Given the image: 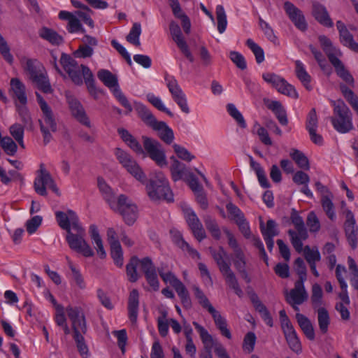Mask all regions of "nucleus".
Returning a JSON list of instances; mask_svg holds the SVG:
<instances>
[{"label": "nucleus", "instance_id": "f257e3e1", "mask_svg": "<svg viewBox=\"0 0 358 358\" xmlns=\"http://www.w3.org/2000/svg\"><path fill=\"white\" fill-rule=\"evenodd\" d=\"M145 189L150 199L153 201L161 200L171 202L173 195L168 180L162 172H156L146 184Z\"/></svg>", "mask_w": 358, "mask_h": 358}, {"label": "nucleus", "instance_id": "f03ea898", "mask_svg": "<svg viewBox=\"0 0 358 358\" xmlns=\"http://www.w3.org/2000/svg\"><path fill=\"white\" fill-rule=\"evenodd\" d=\"M210 252L215 261L220 271L225 279L227 285L234 290L235 294L241 297L243 292L239 286L238 280L235 273L231 268V264L227 262V253L222 247H220L217 250L210 248Z\"/></svg>", "mask_w": 358, "mask_h": 358}, {"label": "nucleus", "instance_id": "7ed1b4c3", "mask_svg": "<svg viewBox=\"0 0 358 358\" xmlns=\"http://www.w3.org/2000/svg\"><path fill=\"white\" fill-rule=\"evenodd\" d=\"M334 116L331 117L334 129L340 133H347L352 129V113L342 100L333 101Z\"/></svg>", "mask_w": 358, "mask_h": 358}, {"label": "nucleus", "instance_id": "20e7f679", "mask_svg": "<svg viewBox=\"0 0 358 358\" xmlns=\"http://www.w3.org/2000/svg\"><path fill=\"white\" fill-rule=\"evenodd\" d=\"M25 70L37 87L44 93H50L52 87L43 66L36 59H29L26 62Z\"/></svg>", "mask_w": 358, "mask_h": 358}, {"label": "nucleus", "instance_id": "39448f33", "mask_svg": "<svg viewBox=\"0 0 358 358\" xmlns=\"http://www.w3.org/2000/svg\"><path fill=\"white\" fill-rule=\"evenodd\" d=\"M290 219L294 224L296 231L289 229L288 234L290 237L291 243L299 253L302 252L303 241H305L308 237V231L305 227L304 221L298 212L295 209H292Z\"/></svg>", "mask_w": 358, "mask_h": 358}, {"label": "nucleus", "instance_id": "423d86ee", "mask_svg": "<svg viewBox=\"0 0 358 358\" xmlns=\"http://www.w3.org/2000/svg\"><path fill=\"white\" fill-rule=\"evenodd\" d=\"M76 233H73L72 230L66 232V240L69 248L84 257H90L94 255V251L85 239V230L80 225V229L78 228L73 229Z\"/></svg>", "mask_w": 358, "mask_h": 358}, {"label": "nucleus", "instance_id": "0eeeda50", "mask_svg": "<svg viewBox=\"0 0 358 358\" xmlns=\"http://www.w3.org/2000/svg\"><path fill=\"white\" fill-rule=\"evenodd\" d=\"M35 192L41 196H47V188L51 189L57 196H60V192L53 178L45 168L43 164H40V169L37 171V176L34 182Z\"/></svg>", "mask_w": 358, "mask_h": 358}, {"label": "nucleus", "instance_id": "6e6552de", "mask_svg": "<svg viewBox=\"0 0 358 358\" xmlns=\"http://www.w3.org/2000/svg\"><path fill=\"white\" fill-rule=\"evenodd\" d=\"M110 208L118 212L128 225H132L137 219L138 208L136 205L124 194L120 195L117 202L113 203Z\"/></svg>", "mask_w": 358, "mask_h": 358}, {"label": "nucleus", "instance_id": "1a4fd4ad", "mask_svg": "<svg viewBox=\"0 0 358 358\" xmlns=\"http://www.w3.org/2000/svg\"><path fill=\"white\" fill-rule=\"evenodd\" d=\"M98 78L103 83V84L108 88H113V94L119 102L124 106L129 112L132 111V107L127 100V97L120 90L117 77L113 75L110 71L106 69H101L97 72Z\"/></svg>", "mask_w": 358, "mask_h": 358}, {"label": "nucleus", "instance_id": "9d476101", "mask_svg": "<svg viewBox=\"0 0 358 358\" xmlns=\"http://www.w3.org/2000/svg\"><path fill=\"white\" fill-rule=\"evenodd\" d=\"M60 64L75 85H83V77L84 78L83 67H87V66L83 64L79 65L73 58L66 53L62 54Z\"/></svg>", "mask_w": 358, "mask_h": 358}, {"label": "nucleus", "instance_id": "9b49d317", "mask_svg": "<svg viewBox=\"0 0 358 358\" xmlns=\"http://www.w3.org/2000/svg\"><path fill=\"white\" fill-rule=\"evenodd\" d=\"M116 157L122 166L136 180L145 182L146 176L136 161L127 152L117 148L115 152Z\"/></svg>", "mask_w": 358, "mask_h": 358}, {"label": "nucleus", "instance_id": "f8f14e48", "mask_svg": "<svg viewBox=\"0 0 358 358\" xmlns=\"http://www.w3.org/2000/svg\"><path fill=\"white\" fill-rule=\"evenodd\" d=\"M142 138L143 148L149 157L159 166H166L167 161L162 144L158 141L147 136H143Z\"/></svg>", "mask_w": 358, "mask_h": 358}, {"label": "nucleus", "instance_id": "ddd939ff", "mask_svg": "<svg viewBox=\"0 0 358 358\" xmlns=\"http://www.w3.org/2000/svg\"><path fill=\"white\" fill-rule=\"evenodd\" d=\"M67 315L72 323L73 336L85 334L87 331L85 314L80 307L69 306L66 308Z\"/></svg>", "mask_w": 358, "mask_h": 358}, {"label": "nucleus", "instance_id": "4468645a", "mask_svg": "<svg viewBox=\"0 0 358 358\" xmlns=\"http://www.w3.org/2000/svg\"><path fill=\"white\" fill-rule=\"evenodd\" d=\"M38 123L43 134V143L47 144L52 139L51 133L57 131V122L51 108L42 111V115L38 120Z\"/></svg>", "mask_w": 358, "mask_h": 358}, {"label": "nucleus", "instance_id": "2eb2a0df", "mask_svg": "<svg viewBox=\"0 0 358 358\" xmlns=\"http://www.w3.org/2000/svg\"><path fill=\"white\" fill-rule=\"evenodd\" d=\"M223 231L227 237L228 245L233 251V262L236 269L246 267L247 259L245 255L234 235L227 228H224Z\"/></svg>", "mask_w": 358, "mask_h": 358}, {"label": "nucleus", "instance_id": "dca6fc26", "mask_svg": "<svg viewBox=\"0 0 358 358\" xmlns=\"http://www.w3.org/2000/svg\"><path fill=\"white\" fill-rule=\"evenodd\" d=\"M166 86L171 94L172 99L183 113L188 114L190 110L186 96L179 86L178 81L173 77L166 78Z\"/></svg>", "mask_w": 358, "mask_h": 358}, {"label": "nucleus", "instance_id": "f3484780", "mask_svg": "<svg viewBox=\"0 0 358 358\" xmlns=\"http://www.w3.org/2000/svg\"><path fill=\"white\" fill-rule=\"evenodd\" d=\"M304 282H295L294 287L292 289L289 294L286 295L287 302L296 310L299 311V305L302 304L306 301L308 298V292H306Z\"/></svg>", "mask_w": 358, "mask_h": 358}, {"label": "nucleus", "instance_id": "a211bd4d", "mask_svg": "<svg viewBox=\"0 0 358 358\" xmlns=\"http://www.w3.org/2000/svg\"><path fill=\"white\" fill-rule=\"evenodd\" d=\"M169 29L173 41L176 43L182 53L190 62H193L194 61V58L182 36L179 25L176 22L171 21L169 24Z\"/></svg>", "mask_w": 358, "mask_h": 358}, {"label": "nucleus", "instance_id": "6ab92c4d", "mask_svg": "<svg viewBox=\"0 0 358 358\" xmlns=\"http://www.w3.org/2000/svg\"><path fill=\"white\" fill-rule=\"evenodd\" d=\"M55 217L59 226L66 232L74 228L80 229L78 217L74 211L71 210H69L66 213L57 211Z\"/></svg>", "mask_w": 358, "mask_h": 358}, {"label": "nucleus", "instance_id": "aec40b11", "mask_svg": "<svg viewBox=\"0 0 358 358\" xmlns=\"http://www.w3.org/2000/svg\"><path fill=\"white\" fill-rule=\"evenodd\" d=\"M67 101L72 115L83 125L91 128L92 124L83 106L76 98L68 96Z\"/></svg>", "mask_w": 358, "mask_h": 358}, {"label": "nucleus", "instance_id": "412c9836", "mask_svg": "<svg viewBox=\"0 0 358 358\" xmlns=\"http://www.w3.org/2000/svg\"><path fill=\"white\" fill-rule=\"evenodd\" d=\"M284 9L291 21L297 29L302 31L307 29V22L302 11L300 9L289 1H286L284 3Z\"/></svg>", "mask_w": 358, "mask_h": 358}, {"label": "nucleus", "instance_id": "4be33fe9", "mask_svg": "<svg viewBox=\"0 0 358 358\" xmlns=\"http://www.w3.org/2000/svg\"><path fill=\"white\" fill-rule=\"evenodd\" d=\"M345 217L346 220L344 224L345 236L350 246L355 249L357 245L358 228L356 226L354 215L351 210H346Z\"/></svg>", "mask_w": 358, "mask_h": 358}, {"label": "nucleus", "instance_id": "5701e85b", "mask_svg": "<svg viewBox=\"0 0 358 358\" xmlns=\"http://www.w3.org/2000/svg\"><path fill=\"white\" fill-rule=\"evenodd\" d=\"M193 325L199 332L204 345L203 351L199 355V358H213L211 350L215 344V340L208 331L198 322H193Z\"/></svg>", "mask_w": 358, "mask_h": 358}, {"label": "nucleus", "instance_id": "b1692460", "mask_svg": "<svg viewBox=\"0 0 358 358\" xmlns=\"http://www.w3.org/2000/svg\"><path fill=\"white\" fill-rule=\"evenodd\" d=\"M312 15L322 25L327 27H333V21L326 7L317 1H312Z\"/></svg>", "mask_w": 358, "mask_h": 358}, {"label": "nucleus", "instance_id": "393cba45", "mask_svg": "<svg viewBox=\"0 0 358 358\" xmlns=\"http://www.w3.org/2000/svg\"><path fill=\"white\" fill-rule=\"evenodd\" d=\"M187 222L191 229L194 237L201 241L206 238V232L201 222L194 212L188 213L187 215Z\"/></svg>", "mask_w": 358, "mask_h": 358}, {"label": "nucleus", "instance_id": "a878e982", "mask_svg": "<svg viewBox=\"0 0 358 358\" xmlns=\"http://www.w3.org/2000/svg\"><path fill=\"white\" fill-rule=\"evenodd\" d=\"M139 308V293L136 289L130 292L128 299V315L132 324L137 322Z\"/></svg>", "mask_w": 358, "mask_h": 358}, {"label": "nucleus", "instance_id": "bb28decb", "mask_svg": "<svg viewBox=\"0 0 358 358\" xmlns=\"http://www.w3.org/2000/svg\"><path fill=\"white\" fill-rule=\"evenodd\" d=\"M171 238L175 244H176L180 249L188 253L192 257L200 258L199 253L194 249L192 248L190 245L182 238V234L180 231L176 229H172L170 231Z\"/></svg>", "mask_w": 358, "mask_h": 358}, {"label": "nucleus", "instance_id": "cd10ccee", "mask_svg": "<svg viewBox=\"0 0 358 358\" xmlns=\"http://www.w3.org/2000/svg\"><path fill=\"white\" fill-rule=\"evenodd\" d=\"M282 331L289 348L295 353L300 354L302 352V347L294 327H292Z\"/></svg>", "mask_w": 358, "mask_h": 358}, {"label": "nucleus", "instance_id": "c85d7f7f", "mask_svg": "<svg viewBox=\"0 0 358 358\" xmlns=\"http://www.w3.org/2000/svg\"><path fill=\"white\" fill-rule=\"evenodd\" d=\"M154 130L158 131V136L166 144H171L174 139L173 130L162 121H157L152 127Z\"/></svg>", "mask_w": 358, "mask_h": 358}, {"label": "nucleus", "instance_id": "c756f323", "mask_svg": "<svg viewBox=\"0 0 358 358\" xmlns=\"http://www.w3.org/2000/svg\"><path fill=\"white\" fill-rule=\"evenodd\" d=\"M134 108L138 115V117L143 121L147 125L152 127L157 122V119L152 115L151 111L143 104L141 103H134Z\"/></svg>", "mask_w": 358, "mask_h": 358}, {"label": "nucleus", "instance_id": "7c9ffc66", "mask_svg": "<svg viewBox=\"0 0 358 358\" xmlns=\"http://www.w3.org/2000/svg\"><path fill=\"white\" fill-rule=\"evenodd\" d=\"M118 133L120 135L122 139L138 155L144 153V150L142 148L141 144L127 130L124 129H119Z\"/></svg>", "mask_w": 358, "mask_h": 358}, {"label": "nucleus", "instance_id": "2f4dec72", "mask_svg": "<svg viewBox=\"0 0 358 358\" xmlns=\"http://www.w3.org/2000/svg\"><path fill=\"white\" fill-rule=\"evenodd\" d=\"M296 319L306 336L310 341L315 339V331L310 320L301 313L296 314Z\"/></svg>", "mask_w": 358, "mask_h": 358}, {"label": "nucleus", "instance_id": "473e14b6", "mask_svg": "<svg viewBox=\"0 0 358 358\" xmlns=\"http://www.w3.org/2000/svg\"><path fill=\"white\" fill-rule=\"evenodd\" d=\"M330 62L335 68L337 75L346 83L353 86L354 78L349 71L345 68L342 62L337 57L331 59Z\"/></svg>", "mask_w": 358, "mask_h": 358}, {"label": "nucleus", "instance_id": "72a5a7b5", "mask_svg": "<svg viewBox=\"0 0 358 358\" xmlns=\"http://www.w3.org/2000/svg\"><path fill=\"white\" fill-rule=\"evenodd\" d=\"M84 80L87 85L89 93L94 99H98L99 94L102 92L95 85L94 75L89 67H83Z\"/></svg>", "mask_w": 358, "mask_h": 358}, {"label": "nucleus", "instance_id": "f704fd0d", "mask_svg": "<svg viewBox=\"0 0 358 358\" xmlns=\"http://www.w3.org/2000/svg\"><path fill=\"white\" fill-rule=\"evenodd\" d=\"M295 73L298 79L301 82L306 90L310 91L312 87L310 85L311 77L306 71L304 64L299 60L295 61Z\"/></svg>", "mask_w": 358, "mask_h": 358}, {"label": "nucleus", "instance_id": "c9c22d12", "mask_svg": "<svg viewBox=\"0 0 358 358\" xmlns=\"http://www.w3.org/2000/svg\"><path fill=\"white\" fill-rule=\"evenodd\" d=\"M89 232L92 241L96 245L95 248L97 251L98 255L100 256L101 258H105L106 256V253L103 248V241L99 235L97 227L95 224H91L90 226Z\"/></svg>", "mask_w": 358, "mask_h": 358}, {"label": "nucleus", "instance_id": "e433bc0d", "mask_svg": "<svg viewBox=\"0 0 358 358\" xmlns=\"http://www.w3.org/2000/svg\"><path fill=\"white\" fill-rule=\"evenodd\" d=\"M10 86L15 97L20 103L22 105H26L27 99L25 94L24 85L19 79L12 78L10 80Z\"/></svg>", "mask_w": 358, "mask_h": 358}, {"label": "nucleus", "instance_id": "4c0bfd02", "mask_svg": "<svg viewBox=\"0 0 358 358\" xmlns=\"http://www.w3.org/2000/svg\"><path fill=\"white\" fill-rule=\"evenodd\" d=\"M209 313L211 314L215 324L220 331L222 335L230 339L231 338V334L229 329L227 328L226 320L215 308L212 312Z\"/></svg>", "mask_w": 358, "mask_h": 358}, {"label": "nucleus", "instance_id": "58836bf2", "mask_svg": "<svg viewBox=\"0 0 358 358\" xmlns=\"http://www.w3.org/2000/svg\"><path fill=\"white\" fill-rule=\"evenodd\" d=\"M173 287L175 289L180 297L183 307L187 309L190 308L192 307V301L189 292L184 284L179 280L175 285H173Z\"/></svg>", "mask_w": 358, "mask_h": 358}, {"label": "nucleus", "instance_id": "ea45409f", "mask_svg": "<svg viewBox=\"0 0 358 358\" xmlns=\"http://www.w3.org/2000/svg\"><path fill=\"white\" fill-rule=\"evenodd\" d=\"M250 164L252 170L255 171L261 186L264 188H268L270 187V183L268 181L265 171L261 165L258 162H255L252 157H250Z\"/></svg>", "mask_w": 358, "mask_h": 358}, {"label": "nucleus", "instance_id": "a19ab883", "mask_svg": "<svg viewBox=\"0 0 358 358\" xmlns=\"http://www.w3.org/2000/svg\"><path fill=\"white\" fill-rule=\"evenodd\" d=\"M98 186L104 199L111 208V205L117 202L115 199V194L103 178H98Z\"/></svg>", "mask_w": 358, "mask_h": 358}, {"label": "nucleus", "instance_id": "79ce46f5", "mask_svg": "<svg viewBox=\"0 0 358 358\" xmlns=\"http://www.w3.org/2000/svg\"><path fill=\"white\" fill-rule=\"evenodd\" d=\"M203 221L206 229L211 234L212 236L215 239L219 240L221 237V231L215 219L207 215L203 217Z\"/></svg>", "mask_w": 358, "mask_h": 358}, {"label": "nucleus", "instance_id": "37998d69", "mask_svg": "<svg viewBox=\"0 0 358 358\" xmlns=\"http://www.w3.org/2000/svg\"><path fill=\"white\" fill-rule=\"evenodd\" d=\"M39 35L41 38L48 41L53 45H59L62 43L63 38L56 31L47 27L41 29Z\"/></svg>", "mask_w": 358, "mask_h": 358}, {"label": "nucleus", "instance_id": "c03bdc74", "mask_svg": "<svg viewBox=\"0 0 358 358\" xmlns=\"http://www.w3.org/2000/svg\"><path fill=\"white\" fill-rule=\"evenodd\" d=\"M138 265V258L133 257L131 258L130 262L126 266V271L128 280L131 282H135L138 280L139 275L137 272V266Z\"/></svg>", "mask_w": 358, "mask_h": 358}, {"label": "nucleus", "instance_id": "a18cd8bd", "mask_svg": "<svg viewBox=\"0 0 358 358\" xmlns=\"http://www.w3.org/2000/svg\"><path fill=\"white\" fill-rule=\"evenodd\" d=\"M317 320L321 332L326 334L330 324V317L328 311L324 308L320 307L318 308Z\"/></svg>", "mask_w": 358, "mask_h": 358}, {"label": "nucleus", "instance_id": "49530a36", "mask_svg": "<svg viewBox=\"0 0 358 358\" xmlns=\"http://www.w3.org/2000/svg\"><path fill=\"white\" fill-rule=\"evenodd\" d=\"M260 229L264 238H273L279 234L276 222L273 220L267 221L266 227H264V223L261 222Z\"/></svg>", "mask_w": 358, "mask_h": 358}, {"label": "nucleus", "instance_id": "de8ad7c7", "mask_svg": "<svg viewBox=\"0 0 358 358\" xmlns=\"http://www.w3.org/2000/svg\"><path fill=\"white\" fill-rule=\"evenodd\" d=\"M69 267L71 271L72 278L78 288L84 289L86 287V284L84 278L78 268H77L72 263V262L66 257Z\"/></svg>", "mask_w": 358, "mask_h": 358}, {"label": "nucleus", "instance_id": "09e8293b", "mask_svg": "<svg viewBox=\"0 0 358 358\" xmlns=\"http://www.w3.org/2000/svg\"><path fill=\"white\" fill-rule=\"evenodd\" d=\"M216 18L217 21V30L220 34H222L226 30L227 20L224 8L222 5H218L216 7Z\"/></svg>", "mask_w": 358, "mask_h": 358}, {"label": "nucleus", "instance_id": "8fccbe9b", "mask_svg": "<svg viewBox=\"0 0 358 358\" xmlns=\"http://www.w3.org/2000/svg\"><path fill=\"white\" fill-rule=\"evenodd\" d=\"M141 34V24L138 22H135L133 24V26L129 33V34L127 36L126 39L127 41L136 45V46H140L141 43L139 40V36Z\"/></svg>", "mask_w": 358, "mask_h": 358}, {"label": "nucleus", "instance_id": "3c124183", "mask_svg": "<svg viewBox=\"0 0 358 358\" xmlns=\"http://www.w3.org/2000/svg\"><path fill=\"white\" fill-rule=\"evenodd\" d=\"M0 143L6 155L13 156L17 152V145L10 137L6 136L1 138Z\"/></svg>", "mask_w": 358, "mask_h": 358}, {"label": "nucleus", "instance_id": "603ef678", "mask_svg": "<svg viewBox=\"0 0 358 358\" xmlns=\"http://www.w3.org/2000/svg\"><path fill=\"white\" fill-rule=\"evenodd\" d=\"M290 156L299 168L305 170H308L310 169L308 158L299 150H293L290 153Z\"/></svg>", "mask_w": 358, "mask_h": 358}, {"label": "nucleus", "instance_id": "864d4df0", "mask_svg": "<svg viewBox=\"0 0 358 358\" xmlns=\"http://www.w3.org/2000/svg\"><path fill=\"white\" fill-rule=\"evenodd\" d=\"M110 255L115 265L122 267L124 263L123 252L120 243L110 246Z\"/></svg>", "mask_w": 358, "mask_h": 358}, {"label": "nucleus", "instance_id": "5fc2aeb1", "mask_svg": "<svg viewBox=\"0 0 358 358\" xmlns=\"http://www.w3.org/2000/svg\"><path fill=\"white\" fill-rule=\"evenodd\" d=\"M333 197L331 193H329L327 195H323L322 197V206L325 211L328 217L333 220L335 218V213L334 210V203L331 201V198Z\"/></svg>", "mask_w": 358, "mask_h": 358}, {"label": "nucleus", "instance_id": "6e6d98bb", "mask_svg": "<svg viewBox=\"0 0 358 358\" xmlns=\"http://www.w3.org/2000/svg\"><path fill=\"white\" fill-rule=\"evenodd\" d=\"M339 35L341 43L348 46L353 51L358 52V43L354 41L352 35L348 29L339 33Z\"/></svg>", "mask_w": 358, "mask_h": 358}, {"label": "nucleus", "instance_id": "4d7b16f0", "mask_svg": "<svg viewBox=\"0 0 358 358\" xmlns=\"http://www.w3.org/2000/svg\"><path fill=\"white\" fill-rule=\"evenodd\" d=\"M318 39L324 52L327 55L329 61L331 62V59L332 58H337V57L335 55L336 50L333 47L331 41L325 36H320Z\"/></svg>", "mask_w": 358, "mask_h": 358}, {"label": "nucleus", "instance_id": "13d9d810", "mask_svg": "<svg viewBox=\"0 0 358 358\" xmlns=\"http://www.w3.org/2000/svg\"><path fill=\"white\" fill-rule=\"evenodd\" d=\"M276 90L278 92L292 99H297L299 97V94L295 88L285 79L280 83Z\"/></svg>", "mask_w": 358, "mask_h": 358}, {"label": "nucleus", "instance_id": "bf43d9fd", "mask_svg": "<svg viewBox=\"0 0 358 358\" xmlns=\"http://www.w3.org/2000/svg\"><path fill=\"white\" fill-rule=\"evenodd\" d=\"M302 251H303L305 259L308 264L316 263L321 259L320 253L317 248H310L308 245H306L303 249L302 248Z\"/></svg>", "mask_w": 358, "mask_h": 358}, {"label": "nucleus", "instance_id": "052dcab7", "mask_svg": "<svg viewBox=\"0 0 358 358\" xmlns=\"http://www.w3.org/2000/svg\"><path fill=\"white\" fill-rule=\"evenodd\" d=\"M147 100L159 110L166 113L170 117H173V113L165 107L160 98L154 94L149 93L146 95Z\"/></svg>", "mask_w": 358, "mask_h": 358}, {"label": "nucleus", "instance_id": "680f3d73", "mask_svg": "<svg viewBox=\"0 0 358 358\" xmlns=\"http://www.w3.org/2000/svg\"><path fill=\"white\" fill-rule=\"evenodd\" d=\"M193 290L194 292L195 297L198 299L201 306H202L203 308L207 309L208 312H212L214 307L211 305L203 291L197 286H194Z\"/></svg>", "mask_w": 358, "mask_h": 358}, {"label": "nucleus", "instance_id": "e2e57ef3", "mask_svg": "<svg viewBox=\"0 0 358 358\" xmlns=\"http://www.w3.org/2000/svg\"><path fill=\"white\" fill-rule=\"evenodd\" d=\"M294 270L299 275V280L296 282H304L307 278V270L304 261L301 257H298L294 261Z\"/></svg>", "mask_w": 358, "mask_h": 358}, {"label": "nucleus", "instance_id": "0e129e2a", "mask_svg": "<svg viewBox=\"0 0 358 358\" xmlns=\"http://www.w3.org/2000/svg\"><path fill=\"white\" fill-rule=\"evenodd\" d=\"M246 45L255 55L257 62L258 64L263 62L264 60V52L263 49L250 38L246 41Z\"/></svg>", "mask_w": 358, "mask_h": 358}, {"label": "nucleus", "instance_id": "69168bd1", "mask_svg": "<svg viewBox=\"0 0 358 358\" xmlns=\"http://www.w3.org/2000/svg\"><path fill=\"white\" fill-rule=\"evenodd\" d=\"M170 169L172 179L174 181H178L182 178L185 173V165L179 161H176L175 163H172Z\"/></svg>", "mask_w": 358, "mask_h": 358}, {"label": "nucleus", "instance_id": "338daca9", "mask_svg": "<svg viewBox=\"0 0 358 358\" xmlns=\"http://www.w3.org/2000/svg\"><path fill=\"white\" fill-rule=\"evenodd\" d=\"M229 115L237 122L241 128H245L247 124L242 114L238 111L234 104L229 103L227 106Z\"/></svg>", "mask_w": 358, "mask_h": 358}, {"label": "nucleus", "instance_id": "774afa93", "mask_svg": "<svg viewBox=\"0 0 358 358\" xmlns=\"http://www.w3.org/2000/svg\"><path fill=\"white\" fill-rule=\"evenodd\" d=\"M322 289L318 284H314L312 287L311 301L314 308H320L322 304Z\"/></svg>", "mask_w": 358, "mask_h": 358}]
</instances>
